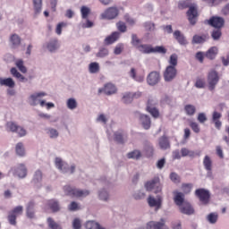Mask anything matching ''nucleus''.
I'll return each instance as SVG.
<instances>
[{"instance_id":"19","label":"nucleus","mask_w":229,"mask_h":229,"mask_svg":"<svg viewBox=\"0 0 229 229\" xmlns=\"http://www.w3.org/2000/svg\"><path fill=\"white\" fill-rule=\"evenodd\" d=\"M146 229H169L165 226V221L161 219L160 222L150 221L147 223Z\"/></svg>"},{"instance_id":"29","label":"nucleus","mask_w":229,"mask_h":229,"mask_svg":"<svg viewBox=\"0 0 229 229\" xmlns=\"http://www.w3.org/2000/svg\"><path fill=\"white\" fill-rule=\"evenodd\" d=\"M10 44H11V47H13V49H17V47H19V46H21V37H19V35H17V34H13L10 37Z\"/></svg>"},{"instance_id":"61","label":"nucleus","mask_w":229,"mask_h":229,"mask_svg":"<svg viewBox=\"0 0 229 229\" xmlns=\"http://www.w3.org/2000/svg\"><path fill=\"white\" fill-rule=\"evenodd\" d=\"M124 51V44L123 43H118L114 49V55H119L121 53Z\"/></svg>"},{"instance_id":"54","label":"nucleus","mask_w":229,"mask_h":229,"mask_svg":"<svg viewBox=\"0 0 229 229\" xmlns=\"http://www.w3.org/2000/svg\"><path fill=\"white\" fill-rule=\"evenodd\" d=\"M15 65L23 74H26L28 72V69H26V66H24V61H22V59L17 60L15 62Z\"/></svg>"},{"instance_id":"31","label":"nucleus","mask_w":229,"mask_h":229,"mask_svg":"<svg viewBox=\"0 0 229 229\" xmlns=\"http://www.w3.org/2000/svg\"><path fill=\"white\" fill-rule=\"evenodd\" d=\"M35 203L33 201H30L27 204V208H26V214H27V217H29L30 219H33V217H35Z\"/></svg>"},{"instance_id":"4","label":"nucleus","mask_w":229,"mask_h":229,"mask_svg":"<svg viewBox=\"0 0 229 229\" xmlns=\"http://www.w3.org/2000/svg\"><path fill=\"white\" fill-rule=\"evenodd\" d=\"M7 130L13 133H17L19 137H26V135H28V131L24 127L13 122L7 123Z\"/></svg>"},{"instance_id":"33","label":"nucleus","mask_w":229,"mask_h":229,"mask_svg":"<svg viewBox=\"0 0 229 229\" xmlns=\"http://www.w3.org/2000/svg\"><path fill=\"white\" fill-rule=\"evenodd\" d=\"M11 74L12 76H13V78H16L17 80H19V81H21V83H26V81H28L26 77H24V75L21 74V72L17 71V68H12Z\"/></svg>"},{"instance_id":"64","label":"nucleus","mask_w":229,"mask_h":229,"mask_svg":"<svg viewBox=\"0 0 229 229\" xmlns=\"http://www.w3.org/2000/svg\"><path fill=\"white\" fill-rule=\"evenodd\" d=\"M182 190L184 194L191 193V191H192V183H184L182 185Z\"/></svg>"},{"instance_id":"37","label":"nucleus","mask_w":229,"mask_h":229,"mask_svg":"<svg viewBox=\"0 0 229 229\" xmlns=\"http://www.w3.org/2000/svg\"><path fill=\"white\" fill-rule=\"evenodd\" d=\"M101 67L99 66V63L93 62L89 64V74H98L99 72Z\"/></svg>"},{"instance_id":"36","label":"nucleus","mask_w":229,"mask_h":229,"mask_svg":"<svg viewBox=\"0 0 229 229\" xmlns=\"http://www.w3.org/2000/svg\"><path fill=\"white\" fill-rule=\"evenodd\" d=\"M66 108L68 110H76L78 108V100L74 98H70L66 100Z\"/></svg>"},{"instance_id":"38","label":"nucleus","mask_w":229,"mask_h":229,"mask_svg":"<svg viewBox=\"0 0 229 229\" xmlns=\"http://www.w3.org/2000/svg\"><path fill=\"white\" fill-rule=\"evenodd\" d=\"M47 135L49 137V139L56 140L58 137H60V132L58 130L49 127L47 129Z\"/></svg>"},{"instance_id":"1","label":"nucleus","mask_w":229,"mask_h":229,"mask_svg":"<svg viewBox=\"0 0 229 229\" xmlns=\"http://www.w3.org/2000/svg\"><path fill=\"white\" fill-rule=\"evenodd\" d=\"M46 96H47L46 91H36L29 96L28 103L30 106H38L39 105L41 108H44L46 106V100L42 98H46Z\"/></svg>"},{"instance_id":"43","label":"nucleus","mask_w":229,"mask_h":229,"mask_svg":"<svg viewBox=\"0 0 229 229\" xmlns=\"http://www.w3.org/2000/svg\"><path fill=\"white\" fill-rule=\"evenodd\" d=\"M203 165L204 169H206V171H208V174H210V171H212V159L208 156L204 157Z\"/></svg>"},{"instance_id":"45","label":"nucleus","mask_w":229,"mask_h":229,"mask_svg":"<svg viewBox=\"0 0 229 229\" xmlns=\"http://www.w3.org/2000/svg\"><path fill=\"white\" fill-rule=\"evenodd\" d=\"M108 55H110L108 48L102 47L98 49V52L96 54V56L97 58H106Z\"/></svg>"},{"instance_id":"14","label":"nucleus","mask_w":229,"mask_h":229,"mask_svg":"<svg viewBox=\"0 0 229 229\" xmlns=\"http://www.w3.org/2000/svg\"><path fill=\"white\" fill-rule=\"evenodd\" d=\"M160 80H161L160 72L157 71L151 72L147 76V83L150 87H155V85H158V83H160Z\"/></svg>"},{"instance_id":"41","label":"nucleus","mask_w":229,"mask_h":229,"mask_svg":"<svg viewBox=\"0 0 229 229\" xmlns=\"http://www.w3.org/2000/svg\"><path fill=\"white\" fill-rule=\"evenodd\" d=\"M98 199L100 201H108L110 199V192L106 189H102L98 191Z\"/></svg>"},{"instance_id":"53","label":"nucleus","mask_w":229,"mask_h":229,"mask_svg":"<svg viewBox=\"0 0 229 229\" xmlns=\"http://www.w3.org/2000/svg\"><path fill=\"white\" fill-rule=\"evenodd\" d=\"M147 112H149V114L152 115V117H154L155 119H158V117H160V112L158 111V109H157L156 107L153 106H147Z\"/></svg>"},{"instance_id":"22","label":"nucleus","mask_w":229,"mask_h":229,"mask_svg":"<svg viewBox=\"0 0 229 229\" xmlns=\"http://www.w3.org/2000/svg\"><path fill=\"white\" fill-rule=\"evenodd\" d=\"M114 140L118 142V144H124L126 140H128V135L124 131L119 130L114 132Z\"/></svg>"},{"instance_id":"10","label":"nucleus","mask_w":229,"mask_h":229,"mask_svg":"<svg viewBox=\"0 0 229 229\" xmlns=\"http://www.w3.org/2000/svg\"><path fill=\"white\" fill-rule=\"evenodd\" d=\"M13 174L14 176H17V178L24 179L28 176V168L26 167V165L21 163L18 164L13 169Z\"/></svg>"},{"instance_id":"39","label":"nucleus","mask_w":229,"mask_h":229,"mask_svg":"<svg viewBox=\"0 0 229 229\" xmlns=\"http://www.w3.org/2000/svg\"><path fill=\"white\" fill-rule=\"evenodd\" d=\"M15 151L18 157H26V148H24V144L22 142H19L16 144Z\"/></svg>"},{"instance_id":"9","label":"nucleus","mask_w":229,"mask_h":229,"mask_svg":"<svg viewBox=\"0 0 229 229\" xmlns=\"http://www.w3.org/2000/svg\"><path fill=\"white\" fill-rule=\"evenodd\" d=\"M43 48L48 51V53H56L60 49V41L55 38H51L43 45Z\"/></svg>"},{"instance_id":"16","label":"nucleus","mask_w":229,"mask_h":229,"mask_svg":"<svg viewBox=\"0 0 229 229\" xmlns=\"http://www.w3.org/2000/svg\"><path fill=\"white\" fill-rule=\"evenodd\" d=\"M189 22L191 26H194L198 22V8L194 5H191L187 12Z\"/></svg>"},{"instance_id":"11","label":"nucleus","mask_w":229,"mask_h":229,"mask_svg":"<svg viewBox=\"0 0 229 229\" xmlns=\"http://www.w3.org/2000/svg\"><path fill=\"white\" fill-rule=\"evenodd\" d=\"M147 201L148 203V206L151 208H155V210H160V208H162L163 198L160 195H157V198L150 195L147 199Z\"/></svg>"},{"instance_id":"60","label":"nucleus","mask_w":229,"mask_h":229,"mask_svg":"<svg viewBox=\"0 0 229 229\" xmlns=\"http://www.w3.org/2000/svg\"><path fill=\"white\" fill-rule=\"evenodd\" d=\"M222 35L223 32H221V29H216L211 32V38H213V40H219Z\"/></svg>"},{"instance_id":"49","label":"nucleus","mask_w":229,"mask_h":229,"mask_svg":"<svg viewBox=\"0 0 229 229\" xmlns=\"http://www.w3.org/2000/svg\"><path fill=\"white\" fill-rule=\"evenodd\" d=\"M35 15H38L42 12V0H33Z\"/></svg>"},{"instance_id":"42","label":"nucleus","mask_w":229,"mask_h":229,"mask_svg":"<svg viewBox=\"0 0 229 229\" xmlns=\"http://www.w3.org/2000/svg\"><path fill=\"white\" fill-rule=\"evenodd\" d=\"M182 157H190L191 158H194L196 156H199V154L194 152L193 150H189L187 148H182L181 149Z\"/></svg>"},{"instance_id":"62","label":"nucleus","mask_w":229,"mask_h":229,"mask_svg":"<svg viewBox=\"0 0 229 229\" xmlns=\"http://www.w3.org/2000/svg\"><path fill=\"white\" fill-rule=\"evenodd\" d=\"M23 210H24V208L22 206H17L10 212L13 213V215L16 216L17 217V216H22Z\"/></svg>"},{"instance_id":"20","label":"nucleus","mask_w":229,"mask_h":229,"mask_svg":"<svg viewBox=\"0 0 229 229\" xmlns=\"http://www.w3.org/2000/svg\"><path fill=\"white\" fill-rule=\"evenodd\" d=\"M120 38H121V33L118 31H114L104 39V44H106V46H112V44H114V42H117Z\"/></svg>"},{"instance_id":"50","label":"nucleus","mask_w":229,"mask_h":229,"mask_svg":"<svg viewBox=\"0 0 229 229\" xmlns=\"http://www.w3.org/2000/svg\"><path fill=\"white\" fill-rule=\"evenodd\" d=\"M140 157H142V154L140 152V150H132L127 154V158L132 160H139Z\"/></svg>"},{"instance_id":"34","label":"nucleus","mask_w":229,"mask_h":229,"mask_svg":"<svg viewBox=\"0 0 229 229\" xmlns=\"http://www.w3.org/2000/svg\"><path fill=\"white\" fill-rule=\"evenodd\" d=\"M218 49L216 47H210L207 52H206V58H208V60H214L216 56H217Z\"/></svg>"},{"instance_id":"58","label":"nucleus","mask_w":229,"mask_h":229,"mask_svg":"<svg viewBox=\"0 0 229 229\" xmlns=\"http://www.w3.org/2000/svg\"><path fill=\"white\" fill-rule=\"evenodd\" d=\"M168 67H174L176 68V65H178V55L176 54H173L170 55V58L168 60Z\"/></svg>"},{"instance_id":"35","label":"nucleus","mask_w":229,"mask_h":229,"mask_svg":"<svg viewBox=\"0 0 229 229\" xmlns=\"http://www.w3.org/2000/svg\"><path fill=\"white\" fill-rule=\"evenodd\" d=\"M129 76L134 80V81H138L139 83H142L144 81V76L142 75H137V71L135 68H131Z\"/></svg>"},{"instance_id":"57","label":"nucleus","mask_w":229,"mask_h":229,"mask_svg":"<svg viewBox=\"0 0 229 229\" xmlns=\"http://www.w3.org/2000/svg\"><path fill=\"white\" fill-rule=\"evenodd\" d=\"M97 123L99 124H106L108 123V116L106 114H99L96 118Z\"/></svg>"},{"instance_id":"12","label":"nucleus","mask_w":229,"mask_h":229,"mask_svg":"<svg viewBox=\"0 0 229 229\" xmlns=\"http://www.w3.org/2000/svg\"><path fill=\"white\" fill-rule=\"evenodd\" d=\"M208 24L212 26V28H216V30H221V28L225 27V18L221 16H212L208 21Z\"/></svg>"},{"instance_id":"63","label":"nucleus","mask_w":229,"mask_h":229,"mask_svg":"<svg viewBox=\"0 0 229 229\" xmlns=\"http://www.w3.org/2000/svg\"><path fill=\"white\" fill-rule=\"evenodd\" d=\"M205 85L207 83L205 82V79L198 78L195 82L196 89H205Z\"/></svg>"},{"instance_id":"13","label":"nucleus","mask_w":229,"mask_h":229,"mask_svg":"<svg viewBox=\"0 0 229 229\" xmlns=\"http://www.w3.org/2000/svg\"><path fill=\"white\" fill-rule=\"evenodd\" d=\"M119 15V9L117 7H109L104 13L100 14L101 19H107L108 21H112V19H115Z\"/></svg>"},{"instance_id":"27","label":"nucleus","mask_w":229,"mask_h":229,"mask_svg":"<svg viewBox=\"0 0 229 229\" xmlns=\"http://www.w3.org/2000/svg\"><path fill=\"white\" fill-rule=\"evenodd\" d=\"M210 38L208 34L194 35L192 38V44H205Z\"/></svg>"},{"instance_id":"2","label":"nucleus","mask_w":229,"mask_h":229,"mask_svg":"<svg viewBox=\"0 0 229 229\" xmlns=\"http://www.w3.org/2000/svg\"><path fill=\"white\" fill-rule=\"evenodd\" d=\"M137 49L143 55H151L155 53H158L159 55H165V53H167V49H165V47L163 46L153 47L149 44H140L138 46Z\"/></svg>"},{"instance_id":"44","label":"nucleus","mask_w":229,"mask_h":229,"mask_svg":"<svg viewBox=\"0 0 229 229\" xmlns=\"http://www.w3.org/2000/svg\"><path fill=\"white\" fill-rule=\"evenodd\" d=\"M47 226L50 229H62V225L60 224L56 223L55 219L48 217L47 219Z\"/></svg>"},{"instance_id":"40","label":"nucleus","mask_w":229,"mask_h":229,"mask_svg":"<svg viewBox=\"0 0 229 229\" xmlns=\"http://www.w3.org/2000/svg\"><path fill=\"white\" fill-rule=\"evenodd\" d=\"M184 112L189 117H192L196 114V106L188 104L184 106Z\"/></svg>"},{"instance_id":"26","label":"nucleus","mask_w":229,"mask_h":229,"mask_svg":"<svg viewBox=\"0 0 229 229\" xmlns=\"http://www.w3.org/2000/svg\"><path fill=\"white\" fill-rule=\"evenodd\" d=\"M84 226L86 229H106V227L101 225L98 222H96V220L86 221Z\"/></svg>"},{"instance_id":"8","label":"nucleus","mask_w":229,"mask_h":229,"mask_svg":"<svg viewBox=\"0 0 229 229\" xmlns=\"http://www.w3.org/2000/svg\"><path fill=\"white\" fill-rule=\"evenodd\" d=\"M145 189L147 191H153L155 189V193L162 192V185L160 184V179L154 178L145 183Z\"/></svg>"},{"instance_id":"30","label":"nucleus","mask_w":229,"mask_h":229,"mask_svg":"<svg viewBox=\"0 0 229 229\" xmlns=\"http://www.w3.org/2000/svg\"><path fill=\"white\" fill-rule=\"evenodd\" d=\"M158 146H159L160 149H163V150L169 149V148H171L169 140L165 136H162L161 138H159Z\"/></svg>"},{"instance_id":"48","label":"nucleus","mask_w":229,"mask_h":229,"mask_svg":"<svg viewBox=\"0 0 229 229\" xmlns=\"http://www.w3.org/2000/svg\"><path fill=\"white\" fill-rule=\"evenodd\" d=\"M90 195V191L89 190H80L76 189L75 191V198H87V196Z\"/></svg>"},{"instance_id":"25","label":"nucleus","mask_w":229,"mask_h":229,"mask_svg":"<svg viewBox=\"0 0 229 229\" xmlns=\"http://www.w3.org/2000/svg\"><path fill=\"white\" fill-rule=\"evenodd\" d=\"M180 211L186 216H192V214H194V208H192V206H191L189 202H184L180 207Z\"/></svg>"},{"instance_id":"47","label":"nucleus","mask_w":229,"mask_h":229,"mask_svg":"<svg viewBox=\"0 0 229 229\" xmlns=\"http://www.w3.org/2000/svg\"><path fill=\"white\" fill-rule=\"evenodd\" d=\"M81 226H83V220L80 217H75L72 221V229H81Z\"/></svg>"},{"instance_id":"24","label":"nucleus","mask_w":229,"mask_h":229,"mask_svg":"<svg viewBox=\"0 0 229 229\" xmlns=\"http://www.w3.org/2000/svg\"><path fill=\"white\" fill-rule=\"evenodd\" d=\"M0 87H7L8 89H15V81L13 78H0Z\"/></svg>"},{"instance_id":"55","label":"nucleus","mask_w":229,"mask_h":229,"mask_svg":"<svg viewBox=\"0 0 229 229\" xmlns=\"http://www.w3.org/2000/svg\"><path fill=\"white\" fill-rule=\"evenodd\" d=\"M123 103L130 105L133 101V93H124L122 98Z\"/></svg>"},{"instance_id":"59","label":"nucleus","mask_w":229,"mask_h":229,"mask_svg":"<svg viewBox=\"0 0 229 229\" xmlns=\"http://www.w3.org/2000/svg\"><path fill=\"white\" fill-rule=\"evenodd\" d=\"M81 13L82 19H89V15H90V8L88 6H81Z\"/></svg>"},{"instance_id":"6","label":"nucleus","mask_w":229,"mask_h":229,"mask_svg":"<svg viewBox=\"0 0 229 229\" xmlns=\"http://www.w3.org/2000/svg\"><path fill=\"white\" fill-rule=\"evenodd\" d=\"M195 196L199 198L202 205H208L210 201V191L208 190H205L203 188L197 189L195 191Z\"/></svg>"},{"instance_id":"5","label":"nucleus","mask_w":229,"mask_h":229,"mask_svg":"<svg viewBox=\"0 0 229 229\" xmlns=\"http://www.w3.org/2000/svg\"><path fill=\"white\" fill-rule=\"evenodd\" d=\"M134 117L139 119L144 130H149V128H151V118H149L148 114H144L139 111H136L134 112Z\"/></svg>"},{"instance_id":"7","label":"nucleus","mask_w":229,"mask_h":229,"mask_svg":"<svg viewBox=\"0 0 229 229\" xmlns=\"http://www.w3.org/2000/svg\"><path fill=\"white\" fill-rule=\"evenodd\" d=\"M178 71L176 70V68H174V66H166L163 73L164 81L166 83H171V81L175 80Z\"/></svg>"},{"instance_id":"28","label":"nucleus","mask_w":229,"mask_h":229,"mask_svg":"<svg viewBox=\"0 0 229 229\" xmlns=\"http://www.w3.org/2000/svg\"><path fill=\"white\" fill-rule=\"evenodd\" d=\"M47 206L52 210V212H60L62 210V207L60 206V202L57 199H52L47 201Z\"/></svg>"},{"instance_id":"56","label":"nucleus","mask_w":229,"mask_h":229,"mask_svg":"<svg viewBox=\"0 0 229 229\" xmlns=\"http://www.w3.org/2000/svg\"><path fill=\"white\" fill-rule=\"evenodd\" d=\"M81 209V206H80V203L76 201H72L68 205V210L70 212H78V210Z\"/></svg>"},{"instance_id":"23","label":"nucleus","mask_w":229,"mask_h":229,"mask_svg":"<svg viewBox=\"0 0 229 229\" xmlns=\"http://www.w3.org/2000/svg\"><path fill=\"white\" fill-rule=\"evenodd\" d=\"M174 38H175V40H177V42H178V44H180V46H187L189 44V42L187 41V38H185L183 33H182V31H180V30H175L174 32Z\"/></svg>"},{"instance_id":"17","label":"nucleus","mask_w":229,"mask_h":229,"mask_svg":"<svg viewBox=\"0 0 229 229\" xmlns=\"http://www.w3.org/2000/svg\"><path fill=\"white\" fill-rule=\"evenodd\" d=\"M42 178H43V174L41 170H36L34 172L31 183L34 185L36 189H41L42 187Z\"/></svg>"},{"instance_id":"18","label":"nucleus","mask_w":229,"mask_h":229,"mask_svg":"<svg viewBox=\"0 0 229 229\" xmlns=\"http://www.w3.org/2000/svg\"><path fill=\"white\" fill-rule=\"evenodd\" d=\"M117 92V88L112 83L106 84L103 88L98 89V94H106V96H112Z\"/></svg>"},{"instance_id":"51","label":"nucleus","mask_w":229,"mask_h":229,"mask_svg":"<svg viewBox=\"0 0 229 229\" xmlns=\"http://www.w3.org/2000/svg\"><path fill=\"white\" fill-rule=\"evenodd\" d=\"M64 192L66 196H76V188L71 187L70 185H66L64 187Z\"/></svg>"},{"instance_id":"52","label":"nucleus","mask_w":229,"mask_h":229,"mask_svg":"<svg viewBox=\"0 0 229 229\" xmlns=\"http://www.w3.org/2000/svg\"><path fill=\"white\" fill-rule=\"evenodd\" d=\"M217 219H219V215H217V213H210L207 216V221H208L210 225H216Z\"/></svg>"},{"instance_id":"21","label":"nucleus","mask_w":229,"mask_h":229,"mask_svg":"<svg viewBox=\"0 0 229 229\" xmlns=\"http://www.w3.org/2000/svg\"><path fill=\"white\" fill-rule=\"evenodd\" d=\"M173 194H174V201L175 205H177V207H182L183 203H185V194L178 191H173Z\"/></svg>"},{"instance_id":"32","label":"nucleus","mask_w":229,"mask_h":229,"mask_svg":"<svg viewBox=\"0 0 229 229\" xmlns=\"http://www.w3.org/2000/svg\"><path fill=\"white\" fill-rule=\"evenodd\" d=\"M11 74L12 76H13V78H16L17 80H19V81H21V83H26V81H28L26 77H24V75L21 74V72L17 71V68H12Z\"/></svg>"},{"instance_id":"46","label":"nucleus","mask_w":229,"mask_h":229,"mask_svg":"<svg viewBox=\"0 0 229 229\" xmlns=\"http://www.w3.org/2000/svg\"><path fill=\"white\" fill-rule=\"evenodd\" d=\"M132 197L137 201H140V199H144L146 198V191H144V190L136 191L132 194Z\"/></svg>"},{"instance_id":"3","label":"nucleus","mask_w":229,"mask_h":229,"mask_svg":"<svg viewBox=\"0 0 229 229\" xmlns=\"http://www.w3.org/2000/svg\"><path fill=\"white\" fill-rule=\"evenodd\" d=\"M208 87L211 92L216 90L217 83H219V73L216 70H211L208 73Z\"/></svg>"},{"instance_id":"15","label":"nucleus","mask_w":229,"mask_h":229,"mask_svg":"<svg viewBox=\"0 0 229 229\" xmlns=\"http://www.w3.org/2000/svg\"><path fill=\"white\" fill-rule=\"evenodd\" d=\"M55 165L60 173L66 174L69 173V164H67L62 157H55Z\"/></svg>"}]
</instances>
